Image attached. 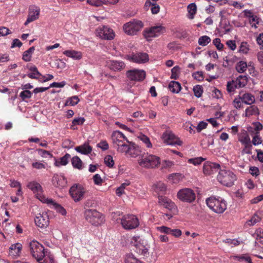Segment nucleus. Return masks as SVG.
Here are the masks:
<instances>
[{
	"mask_svg": "<svg viewBox=\"0 0 263 263\" xmlns=\"http://www.w3.org/2000/svg\"><path fill=\"white\" fill-rule=\"evenodd\" d=\"M125 263H142L137 259L133 254H128L125 258Z\"/></svg>",
	"mask_w": 263,
	"mask_h": 263,
	"instance_id": "nucleus-53",
	"label": "nucleus"
},
{
	"mask_svg": "<svg viewBox=\"0 0 263 263\" xmlns=\"http://www.w3.org/2000/svg\"><path fill=\"white\" fill-rule=\"evenodd\" d=\"M36 151L37 152L39 155L43 158H52L53 157L50 152L43 149L38 148L36 149Z\"/></svg>",
	"mask_w": 263,
	"mask_h": 263,
	"instance_id": "nucleus-44",
	"label": "nucleus"
},
{
	"mask_svg": "<svg viewBox=\"0 0 263 263\" xmlns=\"http://www.w3.org/2000/svg\"><path fill=\"white\" fill-rule=\"evenodd\" d=\"M212 97L215 99H219L222 98L221 92L216 88H214L212 90Z\"/></svg>",
	"mask_w": 263,
	"mask_h": 263,
	"instance_id": "nucleus-63",
	"label": "nucleus"
},
{
	"mask_svg": "<svg viewBox=\"0 0 263 263\" xmlns=\"http://www.w3.org/2000/svg\"><path fill=\"white\" fill-rule=\"evenodd\" d=\"M243 102L241 101V99L238 95L236 97L233 102V106L236 109H240L242 107Z\"/></svg>",
	"mask_w": 263,
	"mask_h": 263,
	"instance_id": "nucleus-56",
	"label": "nucleus"
},
{
	"mask_svg": "<svg viewBox=\"0 0 263 263\" xmlns=\"http://www.w3.org/2000/svg\"><path fill=\"white\" fill-rule=\"evenodd\" d=\"M70 158V155L69 154H66L64 156L60 158L59 159L54 158V165L58 167L62 165H66L68 163V160Z\"/></svg>",
	"mask_w": 263,
	"mask_h": 263,
	"instance_id": "nucleus-34",
	"label": "nucleus"
},
{
	"mask_svg": "<svg viewBox=\"0 0 263 263\" xmlns=\"http://www.w3.org/2000/svg\"><path fill=\"white\" fill-rule=\"evenodd\" d=\"M143 26V24L141 21L134 19L125 23L123 26V29L127 35H134L142 28Z\"/></svg>",
	"mask_w": 263,
	"mask_h": 263,
	"instance_id": "nucleus-8",
	"label": "nucleus"
},
{
	"mask_svg": "<svg viewBox=\"0 0 263 263\" xmlns=\"http://www.w3.org/2000/svg\"><path fill=\"white\" fill-rule=\"evenodd\" d=\"M22 245L20 243L12 244L9 247L8 254L13 258L20 257L21 255Z\"/></svg>",
	"mask_w": 263,
	"mask_h": 263,
	"instance_id": "nucleus-24",
	"label": "nucleus"
},
{
	"mask_svg": "<svg viewBox=\"0 0 263 263\" xmlns=\"http://www.w3.org/2000/svg\"><path fill=\"white\" fill-rule=\"evenodd\" d=\"M249 50V45L246 42H242L239 48V52L242 54H247Z\"/></svg>",
	"mask_w": 263,
	"mask_h": 263,
	"instance_id": "nucleus-55",
	"label": "nucleus"
},
{
	"mask_svg": "<svg viewBox=\"0 0 263 263\" xmlns=\"http://www.w3.org/2000/svg\"><path fill=\"white\" fill-rule=\"evenodd\" d=\"M204 158L202 157H196L194 158H191L188 160V162L190 163H192L194 165H198L200 164L204 160Z\"/></svg>",
	"mask_w": 263,
	"mask_h": 263,
	"instance_id": "nucleus-58",
	"label": "nucleus"
},
{
	"mask_svg": "<svg viewBox=\"0 0 263 263\" xmlns=\"http://www.w3.org/2000/svg\"><path fill=\"white\" fill-rule=\"evenodd\" d=\"M243 13L245 16L248 18L252 28H257L258 25L261 24L262 21L260 18L254 15L251 10L246 9L243 10Z\"/></svg>",
	"mask_w": 263,
	"mask_h": 263,
	"instance_id": "nucleus-18",
	"label": "nucleus"
},
{
	"mask_svg": "<svg viewBox=\"0 0 263 263\" xmlns=\"http://www.w3.org/2000/svg\"><path fill=\"white\" fill-rule=\"evenodd\" d=\"M29 70L30 72L28 74V76L29 78L32 79H39L40 80V78L38 77V76H41V74L39 72L35 66H31L29 68Z\"/></svg>",
	"mask_w": 263,
	"mask_h": 263,
	"instance_id": "nucleus-40",
	"label": "nucleus"
},
{
	"mask_svg": "<svg viewBox=\"0 0 263 263\" xmlns=\"http://www.w3.org/2000/svg\"><path fill=\"white\" fill-rule=\"evenodd\" d=\"M40 13V9L39 7L35 5L30 6L28 17L26 22L24 23V25L27 26L30 23L38 19Z\"/></svg>",
	"mask_w": 263,
	"mask_h": 263,
	"instance_id": "nucleus-16",
	"label": "nucleus"
},
{
	"mask_svg": "<svg viewBox=\"0 0 263 263\" xmlns=\"http://www.w3.org/2000/svg\"><path fill=\"white\" fill-rule=\"evenodd\" d=\"M106 66L110 70L114 71H121L125 67V65L123 62L114 60L106 61Z\"/></svg>",
	"mask_w": 263,
	"mask_h": 263,
	"instance_id": "nucleus-22",
	"label": "nucleus"
},
{
	"mask_svg": "<svg viewBox=\"0 0 263 263\" xmlns=\"http://www.w3.org/2000/svg\"><path fill=\"white\" fill-rule=\"evenodd\" d=\"M30 252L37 261H42L46 253L44 247L42 244L35 240L30 241L29 243Z\"/></svg>",
	"mask_w": 263,
	"mask_h": 263,
	"instance_id": "nucleus-7",
	"label": "nucleus"
},
{
	"mask_svg": "<svg viewBox=\"0 0 263 263\" xmlns=\"http://www.w3.org/2000/svg\"><path fill=\"white\" fill-rule=\"evenodd\" d=\"M158 0H146L144 4V9L148 10L151 7L157 4Z\"/></svg>",
	"mask_w": 263,
	"mask_h": 263,
	"instance_id": "nucleus-62",
	"label": "nucleus"
},
{
	"mask_svg": "<svg viewBox=\"0 0 263 263\" xmlns=\"http://www.w3.org/2000/svg\"><path fill=\"white\" fill-rule=\"evenodd\" d=\"M168 88L173 93H178L181 90V87L179 82L172 81L168 85Z\"/></svg>",
	"mask_w": 263,
	"mask_h": 263,
	"instance_id": "nucleus-35",
	"label": "nucleus"
},
{
	"mask_svg": "<svg viewBox=\"0 0 263 263\" xmlns=\"http://www.w3.org/2000/svg\"><path fill=\"white\" fill-rule=\"evenodd\" d=\"M43 199V203H47L48 205L50 206L51 208H54L57 212L61 214L62 215H65L66 214V210L61 206L60 204L55 202L52 199L49 198L48 200H45Z\"/></svg>",
	"mask_w": 263,
	"mask_h": 263,
	"instance_id": "nucleus-26",
	"label": "nucleus"
},
{
	"mask_svg": "<svg viewBox=\"0 0 263 263\" xmlns=\"http://www.w3.org/2000/svg\"><path fill=\"white\" fill-rule=\"evenodd\" d=\"M171 78L173 79H177L179 77L180 73L179 67L178 66L174 67L171 70Z\"/></svg>",
	"mask_w": 263,
	"mask_h": 263,
	"instance_id": "nucleus-57",
	"label": "nucleus"
},
{
	"mask_svg": "<svg viewBox=\"0 0 263 263\" xmlns=\"http://www.w3.org/2000/svg\"><path fill=\"white\" fill-rule=\"evenodd\" d=\"M159 203L165 208L169 210H172L176 208L175 203L166 197H159Z\"/></svg>",
	"mask_w": 263,
	"mask_h": 263,
	"instance_id": "nucleus-25",
	"label": "nucleus"
},
{
	"mask_svg": "<svg viewBox=\"0 0 263 263\" xmlns=\"http://www.w3.org/2000/svg\"><path fill=\"white\" fill-rule=\"evenodd\" d=\"M239 96L241 99V101L246 104L251 105L255 102V97L251 93L240 92Z\"/></svg>",
	"mask_w": 263,
	"mask_h": 263,
	"instance_id": "nucleus-27",
	"label": "nucleus"
},
{
	"mask_svg": "<svg viewBox=\"0 0 263 263\" xmlns=\"http://www.w3.org/2000/svg\"><path fill=\"white\" fill-rule=\"evenodd\" d=\"M157 230L161 233H165L166 234H171L172 229L165 226H161L157 227Z\"/></svg>",
	"mask_w": 263,
	"mask_h": 263,
	"instance_id": "nucleus-64",
	"label": "nucleus"
},
{
	"mask_svg": "<svg viewBox=\"0 0 263 263\" xmlns=\"http://www.w3.org/2000/svg\"><path fill=\"white\" fill-rule=\"evenodd\" d=\"M34 50V47H31L29 49L25 51L23 54V60L26 62L30 61Z\"/></svg>",
	"mask_w": 263,
	"mask_h": 263,
	"instance_id": "nucleus-42",
	"label": "nucleus"
},
{
	"mask_svg": "<svg viewBox=\"0 0 263 263\" xmlns=\"http://www.w3.org/2000/svg\"><path fill=\"white\" fill-rule=\"evenodd\" d=\"M127 59L130 62L142 64L147 62L149 58L148 54L146 53L138 52L127 55Z\"/></svg>",
	"mask_w": 263,
	"mask_h": 263,
	"instance_id": "nucleus-17",
	"label": "nucleus"
},
{
	"mask_svg": "<svg viewBox=\"0 0 263 263\" xmlns=\"http://www.w3.org/2000/svg\"><path fill=\"white\" fill-rule=\"evenodd\" d=\"M63 54L66 57L72 58L75 60H79L82 59V54L80 51L73 50H67L63 52Z\"/></svg>",
	"mask_w": 263,
	"mask_h": 263,
	"instance_id": "nucleus-29",
	"label": "nucleus"
},
{
	"mask_svg": "<svg viewBox=\"0 0 263 263\" xmlns=\"http://www.w3.org/2000/svg\"><path fill=\"white\" fill-rule=\"evenodd\" d=\"M130 184V182L129 181H126L125 182L123 183L116 190V194L118 196H121L123 194H124V189L126 186Z\"/></svg>",
	"mask_w": 263,
	"mask_h": 263,
	"instance_id": "nucleus-46",
	"label": "nucleus"
},
{
	"mask_svg": "<svg viewBox=\"0 0 263 263\" xmlns=\"http://www.w3.org/2000/svg\"><path fill=\"white\" fill-rule=\"evenodd\" d=\"M79 101H80L79 99L77 96H73L71 98H68L66 100V101L65 103V106H68V105L74 106L78 103Z\"/></svg>",
	"mask_w": 263,
	"mask_h": 263,
	"instance_id": "nucleus-47",
	"label": "nucleus"
},
{
	"mask_svg": "<svg viewBox=\"0 0 263 263\" xmlns=\"http://www.w3.org/2000/svg\"><path fill=\"white\" fill-rule=\"evenodd\" d=\"M138 138L145 144L147 147L151 148L152 147V144L150 142L149 139L147 136L144 135H140Z\"/></svg>",
	"mask_w": 263,
	"mask_h": 263,
	"instance_id": "nucleus-51",
	"label": "nucleus"
},
{
	"mask_svg": "<svg viewBox=\"0 0 263 263\" xmlns=\"http://www.w3.org/2000/svg\"><path fill=\"white\" fill-rule=\"evenodd\" d=\"M177 197L183 202L191 203L195 200L196 195L192 189L184 188L180 190L177 192Z\"/></svg>",
	"mask_w": 263,
	"mask_h": 263,
	"instance_id": "nucleus-12",
	"label": "nucleus"
},
{
	"mask_svg": "<svg viewBox=\"0 0 263 263\" xmlns=\"http://www.w3.org/2000/svg\"><path fill=\"white\" fill-rule=\"evenodd\" d=\"M111 140L114 147L120 153H122L124 150L125 151L129 143L126 137L119 130L112 133Z\"/></svg>",
	"mask_w": 263,
	"mask_h": 263,
	"instance_id": "nucleus-4",
	"label": "nucleus"
},
{
	"mask_svg": "<svg viewBox=\"0 0 263 263\" xmlns=\"http://www.w3.org/2000/svg\"><path fill=\"white\" fill-rule=\"evenodd\" d=\"M232 257L234 259L240 261L245 260L248 263H251L250 257L247 255L233 256Z\"/></svg>",
	"mask_w": 263,
	"mask_h": 263,
	"instance_id": "nucleus-60",
	"label": "nucleus"
},
{
	"mask_svg": "<svg viewBox=\"0 0 263 263\" xmlns=\"http://www.w3.org/2000/svg\"><path fill=\"white\" fill-rule=\"evenodd\" d=\"M121 224L124 229L132 230L137 228L139 225V222L136 216L127 215L122 218Z\"/></svg>",
	"mask_w": 263,
	"mask_h": 263,
	"instance_id": "nucleus-11",
	"label": "nucleus"
},
{
	"mask_svg": "<svg viewBox=\"0 0 263 263\" xmlns=\"http://www.w3.org/2000/svg\"><path fill=\"white\" fill-rule=\"evenodd\" d=\"M27 187L34 193L36 194V197L43 203V199L48 200L49 198L46 197L43 194V189L40 184L35 181H31L28 182Z\"/></svg>",
	"mask_w": 263,
	"mask_h": 263,
	"instance_id": "nucleus-15",
	"label": "nucleus"
},
{
	"mask_svg": "<svg viewBox=\"0 0 263 263\" xmlns=\"http://www.w3.org/2000/svg\"><path fill=\"white\" fill-rule=\"evenodd\" d=\"M139 165L143 168H154L160 165V158L155 155L144 153L138 160Z\"/></svg>",
	"mask_w": 263,
	"mask_h": 263,
	"instance_id": "nucleus-1",
	"label": "nucleus"
},
{
	"mask_svg": "<svg viewBox=\"0 0 263 263\" xmlns=\"http://www.w3.org/2000/svg\"><path fill=\"white\" fill-rule=\"evenodd\" d=\"M161 165V169H169L172 168L174 165V162L170 160H163L160 162Z\"/></svg>",
	"mask_w": 263,
	"mask_h": 263,
	"instance_id": "nucleus-50",
	"label": "nucleus"
},
{
	"mask_svg": "<svg viewBox=\"0 0 263 263\" xmlns=\"http://www.w3.org/2000/svg\"><path fill=\"white\" fill-rule=\"evenodd\" d=\"M40 263H55L54 256L50 252H46L42 261Z\"/></svg>",
	"mask_w": 263,
	"mask_h": 263,
	"instance_id": "nucleus-41",
	"label": "nucleus"
},
{
	"mask_svg": "<svg viewBox=\"0 0 263 263\" xmlns=\"http://www.w3.org/2000/svg\"><path fill=\"white\" fill-rule=\"evenodd\" d=\"M208 206L217 214L223 213L227 208L226 201L221 197H211L206 199Z\"/></svg>",
	"mask_w": 263,
	"mask_h": 263,
	"instance_id": "nucleus-2",
	"label": "nucleus"
},
{
	"mask_svg": "<svg viewBox=\"0 0 263 263\" xmlns=\"http://www.w3.org/2000/svg\"><path fill=\"white\" fill-rule=\"evenodd\" d=\"M211 42V39L207 35H203L199 38L198 44L202 46L207 45Z\"/></svg>",
	"mask_w": 263,
	"mask_h": 263,
	"instance_id": "nucleus-49",
	"label": "nucleus"
},
{
	"mask_svg": "<svg viewBox=\"0 0 263 263\" xmlns=\"http://www.w3.org/2000/svg\"><path fill=\"white\" fill-rule=\"evenodd\" d=\"M164 31V27L162 26H155L145 29L143 34L147 41H151L153 38L157 37L162 34Z\"/></svg>",
	"mask_w": 263,
	"mask_h": 263,
	"instance_id": "nucleus-13",
	"label": "nucleus"
},
{
	"mask_svg": "<svg viewBox=\"0 0 263 263\" xmlns=\"http://www.w3.org/2000/svg\"><path fill=\"white\" fill-rule=\"evenodd\" d=\"M193 91L195 96L197 98H200L203 93L202 87L199 85H196L193 88Z\"/></svg>",
	"mask_w": 263,
	"mask_h": 263,
	"instance_id": "nucleus-54",
	"label": "nucleus"
},
{
	"mask_svg": "<svg viewBox=\"0 0 263 263\" xmlns=\"http://www.w3.org/2000/svg\"><path fill=\"white\" fill-rule=\"evenodd\" d=\"M95 33L100 39L105 40H111L115 36L114 31L107 26L98 27L96 29Z\"/></svg>",
	"mask_w": 263,
	"mask_h": 263,
	"instance_id": "nucleus-10",
	"label": "nucleus"
},
{
	"mask_svg": "<svg viewBox=\"0 0 263 263\" xmlns=\"http://www.w3.org/2000/svg\"><path fill=\"white\" fill-rule=\"evenodd\" d=\"M104 163L105 165L109 167H112L114 165V160L110 155H107L104 158Z\"/></svg>",
	"mask_w": 263,
	"mask_h": 263,
	"instance_id": "nucleus-59",
	"label": "nucleus"
},
{
	"mask_svg": "<svg viewBox=\"0 0 263 263\" xmlns=\"http://www.w3.org/2000/svg\"><path fill=\"white\" fill-rule=\"evenodd\" d=\"M162 138L164 142L167 145L180 146L182 144V141L171 131L165 132L162 135Z\"/></svg>",
	"mask_w": 263,
	"mask_h": 263,
	"instance_id": "nucleus-14",
	"label": "nucleus"
},
{
	"mask_svg": "<svg viewBox=\"0 0 263 263\" xmlns=\"http://www.w3.org/2000/svg\"><path fill=\"white\" fill-rule=\"evenodd\" d=\"M126 76L132 81H142L145 77V72L143 70L134 69L127 71Z\"/></svg>",
	"mask_w": 263,
	"mask_h": 263,
	"instance_id": "nucleus-19",
	"label": "nucleus"
},
{
	"mask_svg": "<svg viewBox=\"0 0 263 263\" xmlns=\"http://www.w3.org/2000/svg\"><path fill=\"white\" fill-rule=\"evenodd\" d=\"M34 222L38 227L41 228H46L49 223L47 214L45 212L37 214L34 218Z\"/></svg>",
	"mask_w": 263,
	"mask_h": 263,
	"instance_id": "nucleus-20",
	"label": "nucleus"
},
{
	"mask_svg": "<svg viewBox=\"0 0 263 263\" xmlns=\"http://www.w3.org/2000/svg\"><path fill=\"white\" fill-rule=\"evenodd\" d=\"M139 150L133 146H130L129 144L127 145L126 148L124 150L122 153H125L130 157L136 158L139 155Z\"/></svg>",
	"mask_w": 263,
	"mask_h": 263,
	"instance_id": "nucleus-28",
	"label": "nucleus"
},
{
	"mask_svg": "<svg viewBox=\"0 0 263 263\" xmlns=\"http://www.w3.org/2000/svg\"><path fill=\"white\" fill-rule=\"evenodd\" d=\"M74 149L77 152L84 155H88L92 151L91 147L87 143H85L83 145L76 147Z\"/></svg>",
	"mask_w": 263,
	"mask_h": 263,
	"instance_id": "nucleus-31",
	"label": "nucleus"
},
{
	"mask_svg": "<svg viewBox=\"0 0 263 263\" xmlns=\"http://www.w3.org/2000/svg\"><path fill=\"white\" fill-rule=\"evenodd\" d=\"M236 88H238L235 83L234 80L227 82V90L229 93L234 92Z\"/></svg>",
	"mask_w": 263,
	"mask_h": 263,
	"instance_id": "nucleus-48",
	"label": "nucleus"
},
{
	"mask_svg": "<svg viewBox=\"0 0 263 263\" xmlns=\"http://www.w3.org/2000/svg\"><path fill=\"white\" fill-rule=\"evenodd\" d=\"M247 67V63L243 61L238 62L236 65V69L239 73L244 72L246 70Z\"/></svg>",
	"mask_w": 263,
	"mask_h": 263,
	"instance_id": "nucleus-45",
	"label": "nucleus"
},
{
	"mask_svg": "<svg viewBox=\"0 0 263 263\" xmlns=\"http://www.w3.org/2000/svg\"><path fill=\"white\" fill-rule=\"evenodd\" d=\"M187 16L190 20H192L194 17V15L197 12L196 5L194 3H191L187 6Z\"/></svg>",
	"mask_w": 263,
	"mask_h": 263,
	"instance_id": "nucleus-37",
	"label": "nucleus"
},
{
	"mask_svg": "<svg viewBox=\"0 0 263 263\" xmlns=\"http://www.w3.org/2000/svg\"><path fill=\"white\" fill-rule=\"evenodd\" d=\"M131 242L135 246V251L137 253L143 256H147L149 254V246L147 240L139 236H134Z\"/></svg>",
	"mask_w": 263,
	"mask_h": 263,
	"instance_id": "nucleus-5",
	"label": "nucleus"
},
{
	"mask_svg": "<svg viewBox=\"0 0 263 263\" xmlns=\"http://www.w3.org/2000/svg\"><path fill=\"white\" fill-rule=\"evenodd\" d=\"M183 176L180 173H172L167 177L168 182L172 184L179 183L183 178Z\"/></svg>",
	"mask_w": 263,
	"mask_h": 263,
	"instance_id": "nucleus-33",
	"label": "nucleus"
},
{
	"mask_svg": "<svg viewBox=\"0 0 263 263\" xmlns=\"http://www.w3.org/2000/svg\"><path fill=\"white\" fill-rule=\"evenodd\" d=\"M69 193L73 201L77 202L84 198L86 193V189L82 184H74L69 189Z\"/></svg>",
	"mask_w": 263,
	"mask_h": 263,
	"instance_id": "nucleus-9",
	"label": "nucleus"
},
{
	"mask_svg": "<svg viewBox=\"0 0 263 263\" xmlns=\"http://www.w3.org/2000/svg\"><path fill=\"white\" fill-rule=\"evenodd\" d=\"M84 215L86 220L92 225L97 226L104 221V217L96 210L87 209L85 210Z\"/></svg>",
	"mask_w": 263,
	"mask_h": 263,
	"instance_id": "nucleus-6",
	"label": "nucleus"
},
{
	"mask_svg": "<svg viewBox=\"0 0 263 263\" xmlns=\"http://www.w3.org/2000/svg\"><path fill=\"white\" fill-rule=\"evenodd\" d=\"M239 141L244 146L242 153L243 154H251L252 145L249 136L248 134H245L239 138Z\"/></svg>",
	"mask_w": 263,
	"mask_h": 263,
	"instance_id": "nucleus-21",
	"label": "nucleus"
},
{
	"mask_svg": "<svg viewBox=\"0 0 263 263\" xmlns=\"http://www.w3.org/2000/svg\"><path fill=\"white\" fill-rule=\"evenodd\" d=\"M31 167L33 169L43 170L47 169V164L42 160L34 159L31 163Z\"/></svg>",
	"mask_w": 263,
	"mask_h": 263,
	"instance_id": "nucleus-32",
	"label": "nucleus"
},
{
	"mask_svg": "<svg viewBox=\"0 0 263 263\" xmlns=\"http://www.w3.org/2000/svg\"><path fill=\"white\" fill-rule=\"evenodd\" d=\"M71 163L73 167L78 170L83 168V163L80 158L78 156H74L71 159Z\"/></svg>",
	"mask_w": 263,
	"mask_h": 263,
	"instance_id": "nucleus-39",
	"label": "nucleus"
},
{
	"mask_svg": "<svg viewBox=\"0 0 263 263\" xmlns=\"http://www.w3.org/2000/svg\"><path fill=\"white\" fill-rule=\"evenodd\" d=\"M234 80L238 88H241L247 85L248 77L246 76H239Z\"/></svg>",
	"mask_w": 263,
	"mask_h": 263,
	"instance_id": "nucleus-36",
	"label": "nucleus"
},
{
	"mask_svg": "<svg viewBox=\"0 0 263 263\" xmlns=\"http://www.w3.org/2000/svg\"><path fill=\"white\" fill-rule=\"evenodd\" d=\"M53 183L55 186L62 187L66 185V181L63 175H56L53 178Z\"/></svg>",
	"mask_w": 263,
	"mask_h": 263,
	"instance_id": "nucleus-30",
	"label": "nucleus"
},
{
	"mask_svg": "<svg viewBox=\"0 0 263 263\" xmlns=\"http://www.w3.org/2000/svg\"><path fill=\"white\" fill-rule=\"evenodd\" d=\"M258 113V108L255 106H250L246 109L245 115L246 117H249L253 115H256Z\"/></svg>",
	"mask_w": 263,
	"mask_h": 263,
	"instance_id": "nucleus-43",
	"label": "nucleus"
},
{
	"mask_svg": "<svg viewBox=\"0 0 263 263\" xmlns=\"http://www.w3.org/2000/svg\"><path fill=\"white\" fill-rule=\"evenodd\" d=\"M237 179L236 175L229 170H220L217 176L218 181L227 187L233 185Z\"/></svg>",
	"mask_w": 263,
	"mask_h": 263,
	"instance_id": "nucleus-3",
	"label": "nucleus"
},
{
	"mask_svg": "<svg viewBox=\"0 0 263 263\" xmlns=\"http://www.w3.org/2000/svg\"><path fill=\"white\" fill-rule=\"evenodd\" d=\"M260 221V218L256 215H254L248 220L247 223L248 226H253Z\"/></svg>",
	"mask_w": 263,
	"mask_h": 263,
	"instance_id": "nucleus-61",
	"label": "nucleus"
},
{
	"mask_svg": "<svg viewBox=\"0 0 263 263\" xmlns=\"http://www.w3.org/2000/svg\"><path fill=\"white\" fill-rule=\"evenodd\" d=\"M155 191L159 194H164L166 190V185L162 182H158L154 185Z\"/></svg>",
	"mask_w": 263,
	"mask_h": 263,
	"instance_id": "nucleus-38",
	"label": "nucleus"
},
{
	"mask_svg": "<svg viewBox=\"0 0 263 263\" xmlns=\"http://www.w3.org/2000/svg\"><path fill=\"white\" fill-rule=\"evenodd\" d=\"M85 120L83 117H78L74 118L72 121L71 128L74 129L73 127L74 126L82 125L85 122Z\"/></svg>",
	"mask_w": 263,
	"mask_h": 263,
	"instance_id": "nucleus-52",
	"label": "nucleus"
},
{
	"mask_svg": "<svg viewBox=\"0 0 263 263\" xmlns=\"http://www.w3.org/2000/svg\"><path fill=\"white\" fill-rule=\"evenodd\" d=\"M219 167L220 165L219 164L207 161L204 163L203 172L206 175H210L218 170Z\"/></svg>",
	"mask_w": 263,
	"mask_h": 263,
	"instance_id": "nucleus-23",
	"label": "nucleus"
}]
</instances>
